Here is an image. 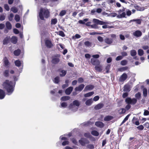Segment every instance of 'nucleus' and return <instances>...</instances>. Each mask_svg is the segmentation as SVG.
<instances>
[{
    "label": "nucleus",
    "mask_w": 149,
    "mask_h": 149,
    "mask_svg": "<svg viewBox=\"0 0 149 149\" xmlns=\"http://www.w3.org/2000/svg\"><path fill=\"white\" fill-rule=\"evenodd\" d=\"M15 84V82L9 81L7 79L3 83L2 85L7 92L10 94L14 91Z\"/></svg>",
    "instance_id": "1"
},
{
    "label": "nucleus",
    "mask_w": 149,
    "mask_h": 149,
    "mask_svg": "<svg viewBox=\"0 0 149 149\" xmlns=\"http://www.w3.org/2000/svg\"><path fill=\"white\" fill-rule=\"evenodd\" d=\"M50 12L48 9L42 8L40 9L39 16L40 19L45 20V18L47 19L50 17Z\"/></svg>",
    "instance_id": "2"
},
{
    "label": "nucleus",
    "mask_w": 149,
    "mask_h": 149,
    "mask_svg": "<svg viewBox=\"0 0 149 149\" xmlns=\"http://www.w3.org/2000/svg\"><path fill=\"white\" fill-rule=\"evenodd\" d=\"M93 21L95 24L91 25V28L95 29L98 28L97 25L99 24L100 25H102L106 24L107 23L106 22L100 20H99L96 19H93Z\"/></svg>",
    "instance_id": "3"
},
{
    "label": "nucleus",
    "mask_w": 149,
    "mask_h": 149,
    "mask_svg": "<svg viewBox=\"0 0 149 149\" xmlns=\"http://www.w3.org/2000/svg\"><path fill=\"white\" fill-rule=\"evenodd\" d=\"M111 38H109L106 37L104 39V41L105 43L108 45H110L112 44L113 41V39H116V35L114 34H112L111 35Z\"/></svg>",
    "instance_id": "4"
},
{
    "label": "nucleus",
    "mask_w": 149,
    "mask_h": 149,
    "mask_svg": "<svg viewBox=\"0 0 149 149\" xmlns=\"http://www.w3.org/2000/svg\"><path fill=\"white\" fill-rule=\"evenodd\" d=\"M137 102V99L135 98L131 99L130 97H128L125 100V102L127 104L132 105H134Z\"/></svg>",
    "instance_id": "5"
},
{
    "label": "nucleus",
    "mask_w": 149,
    "mask_h": 149,
    "mask_svg": "<svg viewBox=\"0 0 149 149\" xmlns=\"http://www.w3.org/2000/svg\"><path fill=\"white\" fill-rule=\"evenodd\" d=\"M79 142L80 144L82 146H84L86 144H88L90 142L86 138H81V139L79 140Z\"/></svg>",
    "instance_id": "6"
},
{
    "label": "nucleus",
    "mask_w": 149,
    "mask_h": 149,
    "mask_svg": "<svg viewBox=\"0 0 149 149\" xmlns=\"http://www.w3.org/2000/svg\"><path fill=\"white\" fill-rule=\"evenodd\" d=\"M91 62L93 65L95 66L99 65L100 64V62L99 60L94 58L91 59Z\"/></svg>",
    "instance_id": "7"
},
{
    "label": "nucleus",
    "mask_w": 149,
    "mask_h": 149,
    "mask_svg": "<svg viewBox=\"0 0 149 149\" xmlns=\"http://www.w3.org/2000/svg\"><path fill=\"white\" fill-rule=\"evenodd\" d=\"M45 44L47 48H51L54 46V45L52 43L51 41L49 40H45Z\"/></svg>",
    "instance_id": "8"
},
{
    "label": "nucleus",
    "mask_w": 149,
    "mask_h": 149,
    "mask_svg": "<svg viewBox=\"0 0 149 149\" xmlns=\"http://www.w3.org/2000/svg\"><path fill=\"white\" fill-rule=\"evenodd\" d=\"M127 78V75L125 73H123L120 77L119 79V81L120 82H123L125 81Z\"/></svg>",
    "instance_id": "9"
},
{
    "label": "nucleus",
    "mask_w": 149,
    "mask_h": 149,
    "mask_svg": "<svg viewBox=\"0 0 149 149\" xmlns=\"http://www.w3.org/2000/svg\"><path fill=\"white\" fill-rule=\"evenodd\" d=\"M59 61V58L57 57L56 56H54L52 57V63L56 64H57Z\"/></svg>",
    "instance_id": "10"
},
{
    "label": "nucleus",
    "mask_w": 149,
    "mask_h": 149,
    "mask_svg": "<svg viewBox=\"0 0 149 149\" xmlns=\"http://www.w3.org/2000/svg\"><path fill=\"white\" fill-rule=\"evenodd\" d=\"M85 85L84 84H81L79 85L78 86L76 87L75 89V91H81L83 89Z\"/></svg>",
    "instance_id": "11"
},
{
    "label": "nucleus",
    "mask_w": 149,
    "mask_h": 149,
    "mask_svg": "<svg viewBox=\"0 0 149 149\" xmlns=\"http://www.w3.org/2000/svg\"><path fill=\"white\" fill-rule=\"evenodd\" d=\"M4 65L5 66L9 67L10 65V63L7 57H5L3 59Z\"/></svg>",
    "instance_id": "12"
},
{
    "label": "nucleus",
    "mask_w": 149,
    "mask_h": 149,
    "mask_svg": "<svg viewBox=\"0 0 149 149\" xmlns=\"http://www.w3.org/2000/svg\"><path fill=\"white\" fill-rule=\"evenodd\" d=\"M73 89L72 87L70 86L67 88L65 91V94L67 95H70Z\"/></svg>",
    "instance_id": "13"
},
{
    "label": "nucleus",
    "mask_w": 149,
    "mask_h": 149,
    "mask_svg": "<svg viewBox=\"0 0 149 149\" xmlns=\"http://www.w3.org/2000/svg\"><path fill=\"white\" fill-rule=\"evenodd\" d=\"M95 125L97 127L100 128H102L104 126V123L100 121H97L95 123Z\"/></svg>",
    "instance_id": "14"
},
{
    "label": "nucleus",
    "mask_w": 149,
    "mask_h": 149,
    "mask_svg": "<svg viewBox=\"0 0 149 149\" xmlns=\"http://www.w3.org/2000/svg\"><path fill=\"white\" fill-rule=\"evenodd\" d=\"M104 106V104L103 103H99L96 105L94 107L96 110H98L102 108Z\"/></svg>",
    "instance_id": "15"
},
{
    "label": "nucleus",
    "mask_w": 149,
    "mask_h": 149,
    "mask_svg": "<svg viewBox=\"0 0 149 149\" xmlns=\"http://www.w3.org/2000/svg\"><path fill=\"white\" fill-rule=\"evenodd\" d=\"M5 96V93L3 90L0 89V99H2Z\"/></svg>",
    "instance_id": "16"
},
{
    "label": "nucleus",
    "mask_w": 149,
    "mask_h": 149,
    "mask_svg": "<svg viewBox=\"0 0 149 149\" xmlns=\"http://www.w3.org/2000/svg\"><path fill=\"white\" fill-rule=\"evenodd\" d=\"M11 42L13 44H16L17 41V37L15 36H13L11 39Z\"/></svg>",
    "instance_id": "17"
},
{
    "label": "nucleus",
    "mask_w": 149,
    "mask_h": 149,
    "mask_svg": "<svg viewBox=\"0 0 149 149\" xmlns=\"http://www.w3.org/2000/svg\"><path fill=\"white\" fill-rule=\"evenodd\" d=\"M94 88V86L92 85H89L86 86L84 90L85 91L90 90L93 89Z\"/></svg>",
    "instance_id": "18"
},
{
    "label": "nucleus",
    "mask_w": 149,
    "mask_h": 149,
    "mask_svg": "<svg viewBox=\"0 0 149 149\" xmlns=\"http://www.w3.org/2000/svg\"><path fill=\"white\" fill-rule=\"evenodd\" d=\"M95 68L97 71L98 72H101L102 70V65H101L100 64L99 65L95 66Z\"/></svg>",
    "instance_id": "19"
},
{
    "label": "nucleus",
    "mask_w": 149,
    "mask_h": 149,
    "mask_svg": "<svg viewBox=\"0 0 149 149\" xmlns=\"http://www.w3.org/2000/svg\"><path fill=\"white\" fill-rule=\"evenodd\" d=\"M142 34V32L140 31L137 30L134 33V35L137 37L141 36Z\"/></svg>",
    "instance_id": "20"
},
{
    "label": "nucleus",
    "mask_w": 149,
    "mask_h": 149,
    "mask_svg": "<svg viewBox=\"0 0 149 149\" xmlns=\"http://www.w3.org/2000/svg\"><path fill=\"white\" fill-rule=\"evenodd\" d=\"M73 105L78 107L80 105V103L77 100H75L73 102V104L72 103L70 104L69 107H71L73 106Z\"/></svg>",
    "instance_id": "21"
},
{
    "label": "nucleus",
    "mask_w": 149,
    "mask_h": 149,
    "mask_svg": "<svg viewBox=\"0 0 149 149\" xmlns=\"http://www.w3.org/2000/svg\"><path fill=\"white\" fill-rule=\"evenodd\" d=\"M10 39V36H7L3 40V45H5L8 44L9 42Z\"/></svg>",
    "instance_id": "22"
},
{
    "label": "nucleus",
    "mask_w": 149,
    "mask_h": 149,
    "mask_svg": "<svg viewBox=\"0 0 149 149\" xmlns=\"http://www.w3.org/2000/svg\"><path fill=\"white\" fill-rule=\"evenodd\" d=\"M6 25L8 29L10 30L12 29V26L10 22L7 21L6 23Z\"/></svg>",
    "instance_id": "23"
},
{
    "label": "nucleus",
    "mask_w": 149,
    "mask_h": 149,
    "mask_svg": "<svg viewBox=\"0 0 149 149\" xmlns=\"http://www.w3.org/2000/svg\"><path fill=\"white\" fill-rule=\"evenodd\" d=\"M21 53V50L19 49H18L14 51L13 54L15 56H19Z\"/></svg>",
    "instance_id": "24"
},
{
    "label": "nucleus",
    "mask_w": 149,
    "mask_h": 149,
    "mask_svg": "<svg viewBox=\"0 0 149 149\" xmlns=\"http://www.w3.org/2000/svg\"><path fill=\"white\" fill-rule=\"evenodd\" d=\"M93 100L92 98L88 100L86 102L85 104L88 106L90 105L93 103Z\"/></svg>",
    "instance_id": "25"
},
{
    "label": "nucleus",
    "mask_w": 149,
    "mask_h": 149,
    "mask_svg": "<svg viewBox=\"0 0 149 149\" xmlns=\"http://www.w3.org/2000/svg\"><path fill=\"white\" fill-rule=\"evenodd\" d=\"M91 134L93 136H98L99 135V133L96 130H94L91 132Z\"/></svg>",
    "instance_id": "26"
},
{
    "label": "nucleus",
    "mask_w": 149,
    "mask_h": 149,
    "mask_svg": "<svg viewBox=\"0 0 149 149\" xmlns=\"http://www.w3.org/2000/svg\"><path fill=\"white\" fill-rule=\"evenodd\" d=\"M113 118V117L110 116H106L104 118V120L106 121H109L111 120Z\"/></svg>",
    "instance_id": "27"
},
{
    "label": "nucleus",
    "mask_w": 149,
    "mask_h": 149,
    "mask_svg": "<svg viewBox=\"0 0 149 149\" xmlns=\"http://www.w3.org/2000/svg\"><path fill=\"white\" fill-rule=\"evenodd\" d=\"M9 70H5L3 73V74L4 76L6 77H8L9 76Z\"/></svg>",
    "instance_id": "28"
},
{
    "label": "nucleus",
    "mask_w": 149,
    "mask_h": 149,
    "mask_svg": "<svg viewBox=\"0 0 149 149\" xmlns=\"http://www.w3.org/2000/svg\"><path fill=\"white\" fill-rule=\"evenodd\" d=\"M70 97L69 96H64L61 98V100L63 101H65L69 100Z\"/></svg>",
    "instance_id": "29"
},
{
    "label": "nucleus",
    "mask_w": 149,
    "mask_h": 149,
    "mask_svg": "<svg viewBox=\"0 0 149 149\" xmlns=\"http://www.w3.org/2000/svg\"><path fill=\"white\" fill-rule=\"evenodd\" d=\"M94 94L93 91L84 94V96L85 97H89L91 96Z\"/></svg>",
    "instance_id": "30"
},
{
    "label": "nucleus",
    "mask_w": 149,
    "mask_h": 149,
    "mask_svg": "<svg viewBox=\"0 0 149 149\" xmlns=\"http://www.w3.org/2000/svg\"><path fill=\"white\" fill-rule=\"evenodd\" d=\"M67 73V71L65 70H62L60 72V75L61 77H63Z\"/></svg>",
    "instance_id": "31"
},
{
    "label": "nucleus",
    "mask_w": 149,
    "mask_h": 149,
    "mask_svg": "<svg viewBox=\"0 0 149 149\" xmlns=\"http://www.w3.org/2000/svg\"><path fill=\"white\" fill-rule=\"evenodd\" d=\"M14 63L15 65L17 67H19L21 66V62L19 60L15 61Z\"/></svg>",
    "instance_id": "32"
},
{
    "label": "nucleus",
    "mask_w": 149,
    "mask_h": 149,
    "mask_svg": "<svg viewBox=\"0 0 149 149\" xmlns=\"http://www.w3.org/2000/svg\"><path fill=\"white\" fill-rule=\"evenodd\" d=\"M138 54L140 56H141L144 54L143 51L141 49H139L138 51Z\"/></svg>",
    "instance_id": "33"
},
{
    "label": "nucleus",
    "mask_w": 149,
    "mask_h": 149,
    "mask_svg": "<svg viewBox=\"0 0 149 149\" xmlns=\"http://www.w3.org/2000/svg\"><path fill=\"white\" fill-rule=\"evenodd\" d=\"M129 86L128 85H125L124 86L123 91H124L129 92L130 91Z\"/></svg>",
    "instance_id": "34"
},
{
    "label": "nucleus",
    "mask_w": 149,
    "mask_h": 149,
    "mask_svg": "<svg viewBox=\"0 0 149 149\" xmlns=\"http://www.w3.org/2000/svg\"><path fill=\"white\" fill-rule=\"evenodd\" d=\"M131 21L133 22H136L137 24H140L141 23V19H135L132 20Z\"/></svg>",
    "instance_id": "35"
},
{
    "label": "nucleus",
    "mask_w": 149,
    "mask_h": 149,
    "mask_svg": "<svg viewBox=\"0 0 149 149\" xmlns=\"http://www.w3.org/2000/svg\"><path fill=\"white\" fill-rule=\"evenodd\" d=\"M131 55L132 56H134L136 54V52L135 50L134 49L130 51Z\"/></svg>",
    "instance_id": "36"
},
{
    "label": "nucleus",
    "mask_w": 149,
    "mask_h": 149,
    "mask_svg": "<svg viewBox=\"0 0 149 149\" xmlns=\"http://www.w3.org/2000/svg\"><path fill=\"white\" fill-rule=\"evenodd\" d=\"M88 20V19L86 18L84 19L83 20H79L78 21V23L80 24H84L85 23V22L87 21Z\"/></svg>",
    "instance_id": "37"
},
{
    "label": "nucleus",
    "mask_w": 149,
    "mask_h": 149,
    "mask_svg": "<svg viewBox=\"0 0 149 149\" xmlns=\"http://www.w3.org/2000/svg\"><path fill=\"white\" fill-rule=\"evenodd\" d=\"M128 68V67L126 66L125 67H123L121 68H120L118 70L120 71L123 72L125 70H127Z\"/></svg>",
    "instance_id": "38"
},
{
    "label": "nucleus",
    "mask_w": 149,
    "mask_h": 149,
    "mask_svg": "<svg viewBox=\"0 0 149 149\" xmlns=\"http://www.w3.org/2000/svg\"><path fill=\"white\" fill-rule=\"evenodd\" d=\"M57 22V20L56 18L53 19H51V24H55Z\"/></svg>",
    "instance_id": "39"
},
{
    "label": "nucleus",
    "mask_w": 149,
    "mask_h": 149,
    "mask_svg": "<svg viewBox=\"0 0 149 149\" xmlns=\"http://www.w3.org/2000/svg\"><path fill=\"white\" fill-rule=\"evenodd\" d=\"M130 114H128L126 116V117L124 119V120L121 123V125H122L127 120H128L129 117L130 116Z\"/></svg>",
    "instance_id": "40"
},
{
    "label": "nucleus",
    "mask_w": 149,
    "mask_h": 149,
    "mask_svg": "<svg viewBox=\"0 0 149 149\" xmlns=\"http://www.w3.org/2000/svg\"><path fill=\"white\" fill-rule=\"evenodd\" d=\"M126 14L125 12H123L120 15L117 16V17L118 18H123L125 17Z\"/></svg>",
    "instance_id": "41"
},
{
    "label": "nucleus",
    "mask_w": 149,
    "mask_h": 149,
    "mask_svg": "<svg viewBox=\"0 0 149 149\" xmlns=\"http://www.w3.org/2000/svg\"><path fill=\"white\" fill-rule=\"evenodd\" d=\"M111 65L110 64H108L106 66L105 69L106 70V73H108L109 72V70L110 69Z\"/></svg>",
    "instance_id": "42"
},
{
    "label": "nucleus",
    "mask_w": 149,
    "mask_h": 149,
    "mask_svg": "<svg viewBox=\"0 0 149 149\" xmlns=\"http://www.w3.org/2000/svg\"><path fill=\"white\" fill-rule=\"evenodd\" d=\"M135 97L136 98V99H140L141 97V94L140 92H138L135 95Z\"/></svg>",
    "instance_id": "43"
},
{
    "label": "nucleus",
    "mask_w": 149,
    "mask_h": 149,
    "mask_svg": "<svg viewBox=\"0 0 149 149\" xmlns=\"http://www.w3.org/2000/svg\"><path fill=\"white\" fill-rule=\"evenodd\" d=\"M127 61L126 60H124L120 62V64L122 65H125L127 64Z\"/></svg>",
    "instance_id": "44"
},
{
    "label": "nucleus",
    "mask_w": 149,
    "mask_h": 149,
    "mask_svg": "<svg viewBox=\"0 0 149 149\" xmlns=\"http://www.w3.org/2000/svg\"><path fill=\"white\" fill-rule=\"evenodd\" d=\"M66 13V11L65 10H62L59 13V15L62 17L65 15Z\"/></svg>",
    "instance_id": "45"
},
{
    "label": "nucleus",
    "mask_w": 149,
    "mask_h": 149,
    "mask_svg": "<svg viewBox=\"0 0 149 149\" xmlns=\"http://www.w3.org/2000/svg\"><path fill=\"white\" fill-rule=\"evenodd\" d=\"M126 112V110L123 108H121L119 110V114H120L124 113Z\"/></svg>",
    "instance_id": "46"
},
{
    "label": "nucleus",
    "mask_w": 149,
    "mask_h": 149,
    "mask_svg": "<svg viewBox=\"0 0 149 149\" xmlns=\"http://www.w3.org/2000/svg\"><path fill=\"white\" fill-rule=\"evenodd\" d=\"M143 94L144 97H146L147 95V90L146 88H144L143 90Z\"/></svg>",
    "instance_id": "47"
},
{
    "label": "nucleus",
    "mask_w": 149,
    "mask_h": 149,
    "mask_svg": "<svg viewBox=\"0 0 149 149\" xmlns=\"http://www.w3.org/2000/svg\"><path fill=\"white\" fill-rule=\"evenodd\" d=\"M11 10L12 11L13 13H16L17 12L18 10L15 7H13L11 8Z\"/></svg>",
    "instance_id": "48"
},
{
    "label": "nucleus",
    "mask_w": 149,
    "mask_h": 149,
    "mask_svg": "<svg viewBox=\"0 0 149 149\" xmlns=\"http://www.w3.org/2000/svg\"><path fill=\"white\" fill-rule=\"evenodd\" d=\"M105 24H104V25H103L102 26V28L103 29H107V28H113L114 27L113 26H108L107 25H106Z\"/></svg>",
    "instance_id": "49"
},
{
    "label": "nucleus",
    "mask_w": 149,
    "mask_h": 149,
    "mask_svg": "<svg viewBox=\"0 0 149 149\" xmlns=\"http://www.w3.org/2000/svg\"><path fill=\"white\" fill-rule=\"evenodd\" d=\"M84 44L85 46L87 47L91 46V43L88 41L85 42Z\"/></svg>",
    "instance_id": "50"
},
{
    "label": "nucleus",
    "mask_w": 149,
    "mask_h": 149,
    "mask_svg": "<svg viewBox=\"0 0 149 149\" xmlns=\"http://www.w3.org/2000/svg\"><path fill=\"white\" fill-rule=\"evenodd\" d=\"M15 19L17 22H18L20 20V17L18 15H16L15 16Z\"/></svg>",
    "instance_id": "51"
},
{
    "label": "nucleus",
    "mask_w": 149,
    "mask_h": 149,
    "mask_svg": "<svg viewBox=\"0 0 149 149\" xmlns=\"http://www.w3.org/2000/svg\"><path fill=\"white\" fill-rule=\"evenodd\" d=\"M14 17V15L13 13H10L9 16L8 17V19L9 21H11L12 20L13 18Z\"/></svg>",
    "instance_id": "52"
},
{
    "label": "nucleus",
    "mask_w": 149,
    "mask_h": 149,
    "mask_svg": "<svg viewBox=\"0 0 149 149\" xmlns=\"http://www.w3.org/2000/svg\"><path fill=\"white\" fill-rule=\"evenodd\" d=\"M57 34L62 37H64L65 36V34L64 33L63 31H59L58 34L57 33Z\"/></svg>",
    "instance_id": "53"
},
{
    "label": "nucleus",
    "mask_w": 149,
    "mask_h": 149,
    "mask_svg": "<svg viewBox=\"0 0 149 149\" xmlns=\"http://www.w3.org/2000/svg\"><path fill=\"white\" fill-rule=\"evenodd\" d=\"M59 82V78L58 77H56L54 78V82L56 84L58 83Z\"/></svg>",
    "instance_id": "54"
},
{
    "label": "nucleus",
    "mask_w": 149,
    "mask_h": 149,
    "mask_svg": "<svg viewBox=\"0 0 149 149\" xmlns=\"http://www.w3.org/2000/svg\"><path fill=\"white\" fill-rule=\"evenodd\" d=\"M84 136L85 137L88 138H90L91 136V135L89 133H85L84 134Z\"/></svg>",
    "instance_id": "55"
},
{
    "label": "nucleus",
    "mask_w": 149,
    "mask_h": 149,
    "mask_svg": "<svg viewBox=\"0 0 149 149\" xmlns=\"http://www.w3.org/2000/svg\"><path fill=\"white\" fill-rule=\"evenodd\" d=\"M71 140L73 143L75 144V145H77V142L75 139L74 138H72Z\"/></svg>",
    "instance_id": "56"
},
{
    "label": "nucleus",
    "mask_w": 149,
    "mask_h": 149,
    "mask_svg": "<svg viewBox=\"0 0 149 149\" xmlns=\"http://www.w3.org/2000/svg\"><path fill=\"white\" fill-rule=\"evenodd\" d=\"M87 148L90 149H93L94 148V145L92 144H89L87 146Z\"/></svg>",
    "instance_id": "57"
},
{
    "label": "nucleus",
    "mask_w": 149,
    "mask_h": 149,
    "mask_svg": "<svg viewBox=\"0 0 149 149\" xmlns=\"http://www.w3.org/2000/svg\"><path fill=\"white\" fill-rule=\"evenodd\" d=\"M123 58V56H118L116 58V60L117 61H118L122 60Z\"/></svg>",
    "instance_id": "58"
},
{
    "label": "nucleus",
    "mask_w": 149,
    "mask_h": 149,
    "mask_svg": "<svg viewBox=\"0 0 149 149\" xmlns=\"http://www.w3.org/2000/svg\"><path fill=\"white\" fill-rule=\"evenodd\" d=\"M4 8L7 11H8L10 10V8L9 6L7 4H5L4 5Z\"/></svg>",
    "instance_id": "59"
},
{
    "label": "nucleus",
    "mask_w": 149,
    "mask_h": 149,
    "mask_svg": "<svg viewBox=\"0 0 149 149\" xmlns=\"http://www.w3.org/2000/svg\"><path fill=\"white\" fill-rule=\"evenodd\" d=\"M97 39L98 40L101 42H102L104 40L103 38L101 36H98L97 37Z\"/></svg>",
    "instance_id": "60"
},
{
    "label": "nucleus",
    "mask_w": 149,
    "mask_h": 149,
    "mask_svg": "<svg viewBox=\"0 0 149 149\" xmlns=\"http://www.w3.org/2000/svg\"><path fill=\"white\" fill-rule=\"evenodd\" d=\"M144 127L142 125H141L138 127H137V128L138 129L140 130H142L144 129Z\"/></svg>",
    "instance_id": "61"
},
{
    "label": "nucleus",
    "mask_w": 149,
    "mask_h": 149,
    "mask_svg": "<svg viewBox=\"0 0 149 149\" xmlns=\"http://www.w3.org/2000/svg\"><path fill=\"white\" fill-rule=\"evenodd\" d=\"M69 142L68 141H65L63 142L62 143V145L63 146H65L69 144Z\"/></svg>",
    "instance_id": "62"
},
{
    "label": "nucleus",
    "mask_w": 149,
    "mask_h": 149,
    "mask_svg": "<svg viewBox=\"0 0 149 149\" xmlns=\"http://www.w3.org/2000/svg\"><path fill=\"white\" fill-rule=\"evenodd\" d=\"M99 98L100 97L98 96H96L94 97L93 100L95 101H96L99 100Z\"/></svg>",
    "instance_id": "63"
},
{
    "label": "nucleus",
    "mask_w": 149,
    "mask_h": 149,
    "mask_svg": "<svg viewBox=\"0 0 149 149\" xmlns=\"http://www.w3.org/2000/svg\"><path fill=\"white\" fill-rule=\"evenodd\" d=\"M13 32L15 34H18L19 33V31L16 29H13Z\"/></svg>",
    "instance_id": "64"
}]
</instances>
